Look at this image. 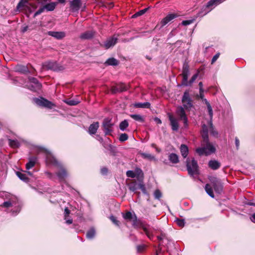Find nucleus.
I'll return each instance as SVG.
<instances>
[{"label":"nucleus","mask_w":255,"mask_h":255,"mask_svg":"<svg viewBox=\"0 0 255 255\" xmlns=\"http://www.w3.org/2000/svg\"><path fill=\"white\" fill-rule=\"evenodd\" d=\"M48 34L49 36H52L57 39H62L65 36V33L62 31H50L48 32Z\"/></svg>","instance_id":"nucleus-17"},{"label":"nucleus","mask_w":255,"mask_h":255,"mask_svg":"<svg viewBox=\"0 0 255 255\" xmlns=\"http://www.w3.org/2000/svg\"><path fill=\"white\" fill-rule=\"evenodd\" d=\"M114 124L112 122V119L106 118L103 120L102 126L104 128V131L105 135H110L113 131L112 127Z\"/></svg>","instance_id":"nucleus-12"},{"label":"nucleus","mask_w":255,"mask_h":255,"mask_svg":"<svg viewBox=\"0 0 255 255\" xmlns=\"http://www.w3.org/2000/svg\"><path fill=\"white\" fill-rule=\"evenodd\" d=\"M186 166L189 175L193 176L198 172V164L197 161L194 158L190 161V159H186Z\"/></svg>","instance_id":"nucleus-10"},{"label":"nucleus","mask_w":255,"mask_h":255,"mask_svg":"<svg viewBox=\"0 0 255 255\" xmlns=\"http://www.w3.org/2000/svg\"><path fill=\"white\" fill-rule=\"evenodd\" d=\"M130 117L133 119L134 120L140 122H143L144 119L140 115L137 114H132L130 115Z\"/></svg>","instance_id":"nucleus-38"},{"label":"nucleus","mask_w":255,"mask_h":255,"mask_svg":"<svg viewBox=\"0 0 255 255\" xmlns=\"http://www.w3.org/2000/svg\"><path fill=\"white\" fill-rule=\"evenodd\" d=\"M202 137L203 138V143L209 141L208 137V131H204V132H202Z\"/></svg>","instance_id":"nucleus-43"},{"label":"nucleus","mask_w":255,"mask_h":255,"mask_svg":"<svg viewBox=\"0 0 255 255\" xmlns=\"http://www.w3.org/2000/svg\"><path fill=\"white\" fill-rule=\"evenodd\" d=\"M25 1H23V0H21L19 3H18V4L17 5V6H16V8L17 9H19L23 6H24V3Z\"/></svg>","instance_id":"nucleus-55"},{"label":"nucleus","mask_w":255,"mask_h":255,"mask_svg":"<svg viewBox=\"0 0 255 255\" xmlns=\"http://www.w3.org/2000/svg\"><path fill=\"white\" fill-rule=\"evenodd\" d=\"M44 6L45 10L49 11L53 10L55 8L56 4L54 2H51L46 4Z\"/></svg>","instance_id":"nucleus-39"},{"label":"nucleus","mask_w":255,"mask_h":255,"mask_svg":"<svg viewBox=\"0 0 255 255\" xmlns=\"http://www.w3.org/2000/svg\"><path fill=\"white\" fill-rule=\"evenodd\" d=\"M150 106V104L149 102L137 103L134 105V106L138 108H149Z\"/></svg>","instance_id":"nucleus-34"},{"label":"nucleus","mask_w":255,"mask_h":255,"mask_svg":"<svg viewBox=\"0 0 255 255\" xmlns=\"http://www.w3.org/2000/svg\"><path fill=\"white\" fill-rule=\"evenodd\" d=\"M119 61L114 58H110L105 62L107 65L112 66H117L119 64Z\"/></svg>","instance_id":"nucleus-32"},{"label":"nucleus","mask_w":255,"mask_h":255,"mask_svg":"<svg viewBox=\"0 0 255 255\" xmlns=\"http://www.w3.org/2000/svg\"><path fill=\"white\" fill-rule=\"evenodd\" d=\"M65 102L66 104H67L68 105H69L70 106H75V105H77L79 103L78 101L74 100H68V101H66Z\"/></svg>","instance_id":"nucleus-47"},{"label":"nucleus","mask_w":255,"mask_h":255,"mask_svg":"<svg viewBox=\"0 0 255 255\" xmlns=\"http://www.w3.org/2000/svg\"><path fill=\"white\" fill-rule=\"evenodd\" d=\"M64 213H65V219H66L67 216H68L70 214V211L68 209V208H66L64 210Z\"/></svg>","instance_id":"nucleus-60"},{"label":"nucleus","mask_w":255,"mask_h":255,"mask_svg":"<svg viewBox=\"0 0 255 255\" xmlns=\"http://www.w3.org/2000/svg\"><path fill=\"white\" fill-rule=\"evenodd\" d=\"M95 230L94 228H91L87 233L86 237L89 239H93L95 236Z\"/></svg>","instance_id":"nucleus-37"},{"label":"nucleus","mask_w":255,"mask_h":255,"mask_svg":"<svg viewBox=\"0 0 255 255\" xmlns=\"http://www.w3.org/2000/svg\"><path fill=\"white\" fill-rule=\"evenodd\" d=\"M210 133L211 134H212L213 136H217L218 135V132L214 130L213 128V127L212 126V124H211V127H210Z\"/></svg>","instance_id":"nucleus-53"},{"label":"nucleus","mask_w":255,"mask_h":255,"mask_svg":"<svg viewBox=\"0 0 255 255\" xmlns=\"http://www.w3.org/2000/svg\"><path fill=\"white\" fill-rule=\"evenodd\" d=\"M204 131H208V127L205 125H203L202 126V132H204Z\"/></svg>","instance_id":"nucleus-63"},{"label":"nucleus","mask_w":255,"mask_h":255,"mask_svg":"<svg viewBox=\"0 0 255 255\" xmlns=\"http://www.w3.org/2000/svg\"><path fill=\"white\" fill-rule=\"evenodd\" d=\"M191 22H192L191 20H183L182 22V24L183 25H189L190 24H191Z\"/></svg>","instance_id":"nucleus-58"},{"label":"nucleus","mask_w":255,"mask_h":255,"mask_svg":"<svg viewBox=\"0 0 255 255\" xmlns=\"http://www.w3.org/2000/svg\"><path fill=\"white\" fill-rule=\"evenodd\" d=\"M99 128V123L98 122H94L90 125L88 132L90 135L95 134L97 132Z\"/></svg>","instance_id":"nucleus-18"},{"label":"nucleus","mask_w":255,"mask_h":255,"mask_svg":"<svg viewBox=\"0 0 255 255\" xmlns=\"http://www.w3.org/2000/svg\"><path fill=\"white\" fill-rule=\"evenodd\" d=\"M132 225L134 228H141L149 239H151L153 238V235L149 226L148 225H144L142 223H138L136 220V217L135 219L133 221Z\"/></svg>","instance_id":"nucleus-9"},{"label":"nucleus","mask_w":255,"mask_h":255,"mask_svg":"<svg viewBox=\"0 0 255 255\" xmlns=\"http://www.w3.org/2000/svg\"><path fill=\"white\" fill-rule=\"evenodd\" d=\"M42 68L44 70H51L54 71H61L64 69V67L53 61H47L42 64Z\"/></svg>","instance_id":"nucleus-7"},{"label":"nucleus","mask_w":255,"mask_h":255,"mask_svg":"<svg viewBox=\"0 0 255 255\" xmlns=\"http://www.w3.org/2000/svg\"><path fill=\"white\" fill-rule=\"evenodd\" d=\"M45 10L44 8V6L40 7L37 11H36L34 14L33 17H35L36 16L40 14L41 13L43 12Z\"/></svg>","instance_id":"nucleus-46"},{"label":"nucleus","mask_w":255,"mask_h":255,"mask_svg":"<svg viewBox=\"0 0 255 255\" xmlns=\"http://www.w3.org/2000/svg\"><path fill=\"white\" fill-rule=\"evenodd\" d=\"M203 144L204 145V147L197 148L196 149V152L199 155H202L205 154L206 155H208L215 152V147L209 141L203 143Z\"/></svg>","instance_id":"nucleus-4"},{"label":"nucleus","mask_w":255,"mask_h":255,"mask_svg":"<svg viewBox=\"0 0 255 255\" xmlns=\"http://www.w3.org/2000/svg\"><path fill=\"white\" fill-rule=\"evenodd\" d=\"M224 0H209L207 2V7L212 10L217 5L222 3Z\"/></svg>","instance_id":"nucleus-22"},{"label":"nucleus","mask_w":255,"mask_h":255,"mask_svg":"<svg viewBox=\"0 0 255 255\" xmlns=\"http://www.w3.org/2000/svg\"><path fill=\"white\" fill-rule=\"evenodd\" d=\"M189 74V66L188 64L184 63L183 64L182 73V81L181 85L184 86H191L192 83L196 80L198 77V74H195L191 78L189 81H188V75Z\"/></svg>","instance_id":"nucleus-3"},{"label":"nucleus","mask_w":255,"mask_h":255,"mask_svg":"<svg viewBox=\"0 0 255 255\" xmlns=\"http://www.w3.org/2000/svg\"><path fill=\"white\" fill-rule=\"evenodd\" d=\"M135 172L138 175H139L140 174H142V171L140 168H136L135 169Z\"/></svg>","instance_id":"nucleus-62"},{"label":"nucleus","mask_w":255,"mask_h":255,"mask_svg":"<svg viewBox=\"0 0 255 255\" xmlns=\"http://www.w3.org/2000/svg\"><path fill=\"white\" fill-rule=\"evenodd\" d=\"M177 16V15L174 13L168 14L166 17L162 19L161 21V27L164 26L172 19L175 18Z\"/></svg>","instance_id":"nucleus-19"},{"label":"nucleus","mask_w":255,"mask_h":255,"mask_svg":"<svg viewBox=\"0 0 255 255\" xmlns=\"http://www.w3.org/2000/svg\"><path fill=\"white\" fill-rule=\"evenodd\" d=\"M208 165L212 169L217 170L220 167L221 164L216 160H211L209 161Z\"/></svg>","instance_id":"nucleus-25"},{"label":"nucleus","mask_w":255,"mask_h":255,"mask_svg":"<svg viewBox=\"0 0 255 255\" xmlns=\"http://www.w3.org/2000/svg\"><path fill=\"white\" fill-rule=\"evenodd\" d=\"M28 80L30 82V85L29 86V89L31 91L36 92L40 89L42 86L41 84L39 82L38 80L36 78L29 77Z\"/></svg>","instance_id":"nucleus-13"},{"label":"nucleus","mask_w":255,"mask_h":255,"mask_svg":"<svg viewBox=\"0 0 255 255\" xmlns=\"http://www.w3.org/2000/svg\"><path fill=\"white\" fill-rule=\"evenodd\" d=\"M110 219L111 221L116 225H118L119 221L116 220L115 217L113 216H111L110 217Z\"/></svg>","instance_id":"nucleus-57"},{"label":"nucleus","mask_w":255,"mask_h":255,"mask_svg":"<svg viewBox=\"0 0 255 255\" xmlns=\"http://www.w3.org/2000/svg\"><path fill=\"white\" fill-rule=\"evenodd\" d=\"M212 10L209 7H207V4L204 5L201 8L200 11L198 13V16L202 17L207 14Z\"/></svg>","instance_id":"nucleus-24"},{"label":"nucleus","mask_w":255,"mask_h":255,"mask_svg":"<svg viewBox=\"0 0 255 255\" xmlns=\"http://www.w3.org/2000/svg\"><path fill=\"white\" fill-rule=\"evenodd\" d=\"M126 174L128 177L134 178L135 177V173L132 170L127 171Z\"/></svg>","instance_id":"nucleus-48"},{"label":"nucleus","mask_w":255,"mask_h":255,"mask_svg":"<svg viewBox=\"0 0 255 255\" xmlns=\"http://www.w3.org/2000/svg\"><path fill=\"white\" fill-rule=\"evenodd\" d=\"M139 183L137 184L135 181L131 182L128 185V188L129 190L134 193H137L136 191L139 188Z\"/></svg>","instance_id":"nucleus-30"},{"label":"nucleus","mask_w":255,"mask_h":255,"mask_svg":"<svg viewBox=\"0 0 255 255\" xmlns=\"http://www.w3.org/2000/svg\"><path fill=\"white\" fill-rule=\"evenodd\" d=\"M128 136L127 133H122L119 137V140L121 142H124L128 140Z\"/></svg>","instance_id":"nucleus-45"},{"label":"nucleus","mask_w":255,"mask_h":255,"mask_svg":"<svg viewBox=\"0 0 255 255\" xmlns=\"http://www.w3.org/2000/svg\"><path fill=\"white\" fill-rule=\"evenodd\" d=\"M16 175L18 177V178L24 181V182H28V178L26 176V174L25 173H21L19 171H17L16 172Z\"/></svg>","instance_id":"nucleus-36"},{"label":"nucleus","mask_w":255,"mask_h":255,"mask_svg":"<svg viewBox=\"0 0 255 255\" xmlns=\"http://www.w3.org/2000/svg\"><path fill=\"white\" fill-rule=\"evenodd\" d=\"M176 223L179 226V227H182L184 226V224H185V221H184V220L183 219H177L176 220Z\"/></svg>","instance_id":"nucleus-49"},{"label":"nucleus","mask_w":255,"mask_h":255,"mask_svg":"<svg viewBox=\"0 0 255 255\" xmlns=\"http://www.w3.org/2000/svg\"><path fill=\"white\" fill-rule=\"evenodd\" d=\"M139 188L141 189V190L142 191V193L144 194H147V193L146 192V190L145 187V186H144V185L143 184L139 183Z\"/></svg>","instance_id":"nucleus-52"},{"label":"nucleus","mask_w":255,"mask_h":255,"mask_svg":"<svg viewBox=\"0 0 255 255\" xmlns=\"http://www.w3.org/2000/svg\"><path fill=\"white\" fill-rule=\"evenodd\" d=\"M108 172V169L106 167H103L101 169V173L102 175H106Z\"/></svg>","instance_id":"nucleus-56"},{"label":"nucleus","mask_w":255,"mask_h":255,"mask_svg":"<svg viewBox=\"0 0 255 255\" xmlns=\"http://www.w3.org/2000/svg\"><path fill=\"white\" fill-rule=\"evenodd\" d=\"M132 217V214L130 212H128L125 215H124V218L127 220H131Z\"/></svg>","instance_id":"nucleus-50"},{"label":"nucleus","mask_w":255,"mask_h":255,"mask_svg":"<svg viewBox=\"0 0 255 255\" xmlns=\"http://www.w3.org/2000/svg\"><path fill=\"white\" fill-rule=\"evenodd\" d=\"M45 154L46 163L57 166L59 168V171L56 173L57 176L60 180H64L67 176L65 169L51 153L45 151Z\"/></svg>","instance_id":"nucleus-1"},{"label":"nucleus","mask_w":255,"mask_h":255,"mask_svg":"<svg viewBox=\"0 0 255 255\" xmlns=\"http://www.w3.org/2000/svg\"><path fill=\"white\" fill-rule=\"evenodd\" d=\"M142 157L144 158L149 159L150 160H154L155 157L150 153H143L141 154Z\"/></svg>","instance_id":"nucleus-41"},{"label":"nucleus","mask_w":255,"mask_h":255,"mask_svg":"<svg viewBox=\"0 0 255 255\" xmlns=\"http://www.w3.org/2000/svg\"><path fill=\"white\" fill-rule=\"evenodd\" d=\"M235 144L237 147V149H238L240 145V141L237 137L235 138Z\"/></svg>","instance_id":"nucleus-59"},{"label":"nucleus","mask_w":255,"mask_h":255,"mask_svg":"<svg viewBox=\"0 0 255 255\" xmlns=\"http://www.w3.org/2000/svg\"><path fill=\"white\" fill-rule=\"evenodd\" d=\"M168 118L170 121V125L171 127L172 130L177 131L179 128L178 120L176 119L171 114H168Z\"/></svg>","instance_id":"nucleus-14"},{"label":"nucleus","mask_w":255,"mask_h":255,"mask_svg":"<svg viewBox=\"0 0 255 255\" xmlns=\"http://www.w3.org/2000/svg\"><path fill=\"white\" fill-rule=\"evenodd\" d=\"M180 151L182 156L186 158L188 154V148L185 144H182L180 146Z\"/></svg>","instance_id":"nucleus-28"},{"label":"nucleus","mask_w":255,"mask_h":255,"mask_svg":"<svg viewBox=\"0 0 255 255\" xmlns=\"http://www.w3.org/2000/svg\"><path fill=\"white\" fill-rule=\"evenodd\" d=\"M112 92L113 93H116L117 92H120L119 91V90L117 88V86H115V87H112Z\"/></svg>","instance_id":"nucleus-61"},{"label":"nucleus","mask_w":255,"mask_h":255,"mask_svg":"<svg viewBox=\"0 0 255 255\" xmlns=\"http://www.w3.org/2000/svg\"><path fill=\"white\" fill-rule=\"evenodd\" d=\"M147 8H144L142 10H140L138 11V12H136L135 14H134L132 16V18H136L139 16L142 15L143 14L145 13V12L147 11Z\"/></svg>","instance_id":"nucleus-40"},{"label":"nucleus","mask_w":255,"mask_h":255,"mask_svg":"<svg viewBox=\"0 0 255 255\" xmlns=\"http://www.w3.org/2000/svg\"><path fill=\"white\" fill-rule=\"evenodd\" d=\"M168 159L173 164H177L179 162L178 156L174 153H170L169 154Z\"/></svg>","instance_id":"nucleus-27"},{"label":"nucleus","mask_w":255,"mask_h":255,"mask_svg":"<svg viewBox=\"0 0 255 255\" xmlns=\"http://www.w3.org/2000/svg\"><path fill=\"white\" fill-rule=\"evenodd\" d=\"M34 102L40 107H43L48 109H52L55 106L51 102L47 99L40 97V98L33 99Z\"/></svg>","instance_id":"nucleus-11"},{"label":"nucleus","mask_w":255,"mask_h":255,"mask_svg":"<svg viewBox=\"0 0 255 255\" xmlns=\"http://www.w3.org/2000/svg\"><path fill=\"white\" fill-rule=\"evenodd\" d=\"M118 40V36L114 35L107 39L104 44V46L106 49H109L110 47L114 46L117 43Z\"/></svg>","instance_id":"nucleus-15"},{"label":"nucleus","mask_w":255,"mask_h":255,"mask_svg":"<svg viewBox=\"0 0 255 255\" xmlns=\"http://www.w3.org/2000/svg\"><path fill=\"white\" fill-rule=\"evenodd\" d=\"M8 143L9 145L13 148H16L20 146L19 142L16 139H9Z\"/></svg>","instance_id":"nucleus-33"},{"label":"nucleus","mask_w":255,"mask_h":255,"mask_svg":"<svg viewBox=\"0 0 255 255\" xmlns=\"http://www.w3.org/2000/svg\"><path fill=\"white\" fill-rule=\"evenodd\" d=\"M219 55H220V53H218L217 54H216L212 58V64L214 63L217 60V59L219 58Z\"/></svg>","instance_id":"nucleus-54"},{"label":"nucleus","mask_w":255,"mask_h":255,"mask_svg":"<svg viewBox=\"0 0 255 255\" xmlns=\"http://www.w3.org/2000/svg\"><path fill=\"white\" fill-rule=\"evenodd\" d=\"M117 88L120 92L125 91L127 90V87L124 84H120L117 85Z\"/></svg>","instance_id":"nucleus-44"},{"label":"nucleus","mask_w":255,"mask_h":255,"mask_svg":"<svg viewBox=\"0 0 255 255\" xmlns=\"http://www.w3.org/2000/svg\"><path fill=\"white\" fill-rule=\"evenodd\" d=\"M82 5L81 0H72L70 1V8L72 12L78 11Z\"/></svg>","instance_id":"nucleus-16"},{"label":"nucleus","mask_w":255,"mask_h":255,"mask_svg":"<svg viewBox=\"0 0 255 255\" xmlns=\"http://www.w3.org/2000/svg\"><path fill=\"white\" fill-rule=\"evenodd\" d=\"M224 0H209L207 2V7L212 10L217 5L222 3Z\"/></svg>","instance_id":"nucleus-23"},{"label":"nucleus","mask_w":255,"mask_h":255,"mask_svg":"<svg viewBox=\"0 0 255 255\" xmlns=\"http://www.w3.org/2000/svg\"><path fill=\"white\" fill-rule=\"evenodd\" d=\"M153 195L154 198L158 200H159L162 197V193L159 189L155 190Z\"/></svg>","instance_id":"nucleus-42"},{"label":"nucleus","mask_w":255,"mask_h":255,"mask_svg":"<svg viewBox=\"0 0 255 255\" xmlns=\"http://www.w3.org/2000/svg\"><path fill=\"white\" fill-rule=\"evenodd\" d=\"M209 180L216 193L221 194L223 191V185L221 179L215 176H210Z\"/></svg>","instance_id":"nucleus-5"},{"label":"nucleus","mask_w":255,"mask_h":255,"mask_svg":"<svg viewBox=\"0 0 255 255\" xmlns=\"http://www.w3.org/2000/svg\"><path fill=\"white\" fill-rule=\"evenodd\" d=\"M14 70L16 72L22 74H27L30 72L27 66L22 65H17L15 66Z\"/></svg>","instance_id":"nucleus-20"},{"label":"nucleus","mask_w":255,"mask_h":255,"mask_svg":"<svg viewBox=\"0 0 255 255\" xmlns=\"http://www.w3.org/2000/svg\"><path fill=\"white\" fill-rule=\"evenodd\" d=\"M202 101L206 105L208 113L210 116V118L211 119H212L213 116V112L211 105L210 104L209 102L207 101L206 99L204 98L202 100Z\"/></svg>","instance_id":"nucleus-31"},{"label":"nucleus","mask_w":255,"mask_h":255,"mask_svg":"<svg viewBox=\"0 0 255 255\" xmlns=\"http://www.w3.org/2000/svg\"><path fill=\"white\" fill-rule=\"evenodd\" d=\"M9 198L4 201L0 206L4 208L14 207L15 210H12L11 213L13 216L16 215L20 211L21 205L17 198L13 195H7Z\"/></svg>","instance_id":"nucleus-2"},{"label":"nucleus","mask_w":255,"mask_h":255,"mask_svg":"<svg viewBox=\"0 0 255 255\" xmlns=\"http://www.w3.org/2000/svg\"><path fill=\"white\" fill-rule=\"evenodd\" d=\"M94 35V32L90 30V31H87L83 33H82L80 36V37L81 39L83 40H86V39H90L93 37Z\"/></svg>","instance_id":"nucleus-21"},{"label":"nucleus","mask_w":255,"mask_h":255,"mask_svg":"<svg viewBox=\"0 0 255 255\" xmlns=\"http://www.w3.org/2000/svg\"><path fill=\"white\" fill-rule=\"evenodd\" d=\"M182 103L183 104L182 107L186 110L190 111L191 108L193 107V100L188 91H185L184 92L182 98Z\"/></svg>","instance_id":"nucleus-8"},{"label":"nucleus","mask_w":255,"mask_h":255,"mask_svg":"<svg viewBox=\"0 0 255 255\" xmlns=\"http://www.w3.org/2000/svg\"><path fill=\"white\" fill-rule=\"evenodd\" d=\"M37 161L36 157H31L29 158V161L26 164V168L27 170H29L32 168L35 164Z\"/></svg>","instance_id":"nucleus-26"},{"label":"nucleus","mask_w":255,"mask_h":255,"mask_svg":"<svg viewBox=\"0 0 255 255\" xmlns=\"http://www.w3.org/2000/svg\"><path fill=\"white\" fill-rule=\"evenodd\" d=\"M145 248V245H138L136 247V250L137 253H141L142 252Z\"/></svg>","instance_id":"nucleus-51"},{"label":"nucleus","mask_w":255,"mask_h":255,"mask_svg":"<svg viewBox=\"0 0 255 255\" xmlns=\"http://www.w3.org/2000/svg\"><path fill=\"white\" fill-rule=\"evenodd\" d=\"M205 191L206 193L208 194L209 196H210L211 198H214L215 196L214 194L213 190L212 189V187L209 184H207L205 185Z\"/></svg>","instance_id":"nucleus-29"},{"label":"nucleus","mask_w":255,"mask_h":255,"mask_svg":"<svg viewBox=\"0 0 255 255\" xmlns=\"http://www.w3.org/2000/svg\"><path fill=\"white\" fill-rule=\"evenodd\" d=\"M175 113L178 118V120L182 121L184 127L185 128H187L188 127V121L185 108L182 106H178L176 109Z\"/></svg>","instance_id":"nucleus-6"},{"label":"nucleus","mask_w":255,"mask_h":255,"mask_svg":"<svg viewBox=\"0 0 255 255\" xmlns=\"http://www.w3.org/2000/svg\"><path fill=\"white\" fill-rule=\"evenodd\" d=\"M128 120H125L124 121L121 122L119 125L120 129L124 131L126 130V129L128 127Z\"/></svg>","instance_id":"nucleus-35"},{"label":"nucleus","mask_w":255,"mask_h":255,"mask_svg":"<svg viewBox=\"0 0 255 255\" xmlns=\"http://www.w3.org/2000/svg\"><path fill=\"white\" fill-rule=\"evenodd\" d=\"M154 121L157 124H161L162 123L161 121L159 118L156 117L154 118Z\"/></svg>","instance_id":"nucleus-64"}]
</instances>
